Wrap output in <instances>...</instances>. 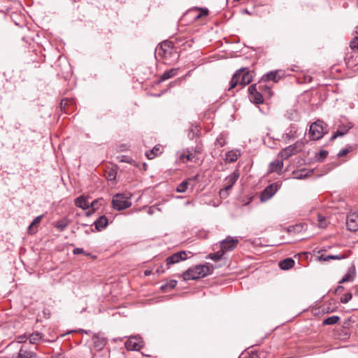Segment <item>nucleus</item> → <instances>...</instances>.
<instances>
[{
    "label": "nucleus",
    "mask_w": 358,
    "mask_h": 358,
    "mask_svg": "<svg viewBox=\"0 0 358 358\" xmlns=\"http://www.w3.org/2000/svg\"><path fill=\"white\" fill-rule=\"evenodd\" d=\"M213 268L208 263L203 265H196L185 271L182 273V278L184 280H190L204 278L210 274Z\"/></svg>",
    "instance_id": "1"
},
{
    "label": "nucleus",
    "mask_w": 358,
    "mask_h": 358,
    "mask_svg": "<svg viewBox=\"0 0 358 358\" xmlns=\"http://www.w3.org/2000/svg\"><path fill=\"white\" fill-rule=\"evenodd\" d=\"M252 80L251 73L249 71H245V69H241L234 74L230 82L229 90L234 89L238 83L244 87L248 85Z\"/></svg>",
    "instance_id": "2"
},
{
    "label": "nucleus",
    "mask_w": 358,
    "mask_h": 358,
    "mask_svg": "<svg viewBox=\"0 0 358 358\" xmlns=\"http://www.w3.org/2000/svg\"><path fill=\"white\" fill-rule=\"evenodd\" d=\"M304 143L302 141H297L295 143L283 148L279 153L278 157L282 159H287L291 156L297 154L302 150Z\"/></svg>",
    "instance_id": "3"
},
{
    "label": "nucleus",
    "mask_w": 358,
    "mask_h": 358,
    "mask_svg": "<svg viewBox=\"0 0 358 358\" xmlns=\"http://www.w3.org/2000/svg\"><path fill=\"white\" fill-rule=\"evenodd\" d=\"M129 198L123 194H117L113 196L112 206L117 210H122L131 206Z\"/></svg>",
    "instance_id": "4"
},
{
    "label": "nucleus",
    "mask_w": 358,
    "mask_h": 358,
    "mask_svg": "<svg viewBox=\"0 0 358 358\" xmlns=\"http://www.w3.org/2000/svg\"><path fill=\"white\" fill-rule=\"evenodd\" d=\"M208 14L209 10L206 8L194 7L187 11L184 17H187L192 22H194L203 17H207Z\"/></svg>",
    "instance_id": "5"
},
{
    "label": "nucleus",
    "mask_w": 358,
    "mask_h": 358,
    "mask_svg": "<svg viewBox=\"0 0 358 358\" xmlns=\"http://www.w3.org/2000/svg\"><path fill=\"white\" fill-rule=\"evenodd\" d=\"M324 122L317 120L313 123L309 129V135L312 140L316 141L322 138L324 135Z\"/></svg>",
    "instance_id": "6"
},
{
    "label": "nucleus",
    "mask_w": 358,
    "mask_h": 358,
    "mask_svg": "<svg viewBox=\"0 0 358 358\" xmlns=\"http://www.w3.org/2000/svg\"><path fill=\"white\" fill-rule=\"evenodd\" d=\"M279 186L277 183H272L267 186L262 192L260 199L262 202L270 199L278 190Z\"/></svg>",
    "instance_id": "7"
},
{
    "label": "nucleus",
    "mask_w": 358,
    "mask_h": 358,
    "mask_svg": "<svg viewBox=\"0 0 358 358\" xmlns=\"http://www.w3.org/2000/svg\"><path fill=\"white\" fill-rule=\"evenodd\" d=\"M125 348L128 350H139L143 346V341L141 337L131 336L125 342Z\"/></svg>",
    "instance_id": "8"
},
{
    "label": "nucleus",
    "mask_w": 358,
    "mask_h": 358,
    "mask_svg": "<svg viewBox=\"0 0 358 358\" xmlns=\"http://www.w3.org/2000/svg\"><path fill=\"white\" fill-rule=\"evenodd\" d=\"M238 240L236 237L228 236L220 243V248L224 253L236 248Z\"/></svg>",
    "instance_id": "9"
},
{
    "label": "nucleus",
    "mask_w": 358,
    "mask_h": 358,
    "mask_svg": "<svg viewBox=\"0 0 358 358\" xmlns=\"http://www.w3.org/2000/svg\"><path fill=\"white\" fill-rule=\"evenodd\" d=\"M187 259V253L186 251L182 250L178 252H176L167 257L166 259V266L168 268L174 264L178 263L180 261H183Z\"/></svg>",
    "instance_id": "10"
},
{
    "label": "nucleus",
    "mask_w": 358,
    "mask_h": 358,
    "mask_svg": "<svg viewBox=\"0 0 358 358\" xmlns=\"http://www.w3.org/2000/svg\"><path fill=\"white\" fill-rule=\"evenodd\" d=\"M249 99L251 102L255 103L256 104H259L263 103L264 98L260 92L257 90V85L254 84L249 87Z\"/></svg>",
    "instance_id": "11"
},
{
    "label": "nucleus",
    "mask_w": 358,
    "mask_h": 358,
    "mask_svg": "<svg viewBox=\"0 0 358 358\" xmlns=\"http://www.w3.org/2000/svg\"><path fill=\"white\" fill-rule=\"evenodd\" d=\"M298 127L295 124H291L282 136V139L285 143H289L291 141L298 137Z\"/></svg>",
    "instance_id": "12"
},
{
    "label": "nucleus",
    "mask_w": 358,
    "mask_h": 358,
    "mask_svg": "<svg viewBox=\"0 0 358 358\" xmlns=\"http://www.w3.org/2000/svg\"><path fill=\"white\" fill-rule=\"evenodd\" d=\"M346 225L348 230L356 231L358 230V213H350L347 216Z\"/></svg>",
    "instance_id": "13"
},
{
    "label": "nucleus",
    "mask_w": 358,
    "mask_h": 358,
    "mask_svg": "<svg viewBox=\"0 0 358 358\" xmlns=\"http://www.w3.org/2000/svg\"><path fill=\"white\" fill-rule=\"evenodd\" d=\"M352 123H348L346 124H341L338 126V129L331 136V140H334L338 137L343 136L345 134H346L349 130L352 128Z\"/></svg>",
    "instance_id": "14"
},
{
    "label": "nucleus",
    "mask_w": 358,
    "mask_h": 358,
    "mask_svg": "<svg viewBox=\"0 0 358 358\" xmlns=\"http://www.w3.org/2000/svg\"><path fill=\"white\" fill-rule=\"evenodd\" d=\"M240 176L238 171H234L231 174L228 176L224 179V187L226 189H231L234 185Z\"/></svg>",
    "instance_id": "15"
},
{
    "label": "nucleus",
    "mask_w": 358,
    "mask_h": 358,
    "mask_svg": "<svg viewBox=\"0 0 358 358\" xmlns=\"http://www.w3.org/2000/svg\"><path fill=\"white\" fill-rule=\"evenodd\" d=\"M180 159L183 162H185L186 161L196 162L197 160V157L194 151L190 150L189 149L183 150L182 153L180 156Z\"/></svg>",
    "instance_id": "16"
},
{
    "label": "nucleus",
    "mask_w": 358,
    "mask_h": 358,
    "mask_svg": "<svg viewBox=\"0 0 358 358\" xmlns=\"http://www.w3.org/2000/svg\"><path fill=\"white\" fill-rule=\"evenodd\" d=\"M108 224V218L105 215L100 216L94 222V224L97 231H101L104 229Z\"/></svg>",
    "instance_id": "17"
},
{
    "label": "nucleus",
    "mask_w": 358,
    "mask_h": 358,
    "mask_svg": "<svg viewBox=\"0 0 358 358\" xmlns=\"http://www.w3.org/2000/svg\"><path fill=\"white\" fill-rule=\"evenodd\" d=\"M36 356L35 352L27 350L25 346H22L15 358H35Z\"/></svg>",
    "instance_id": "18"
},
{
    "label": "nucleus",
    "mask_w": 358,
    "mask_h": 358,
    "mask_svg": "<svg viewBox=\"0 0 358 358\" xmlns=\"http://www.w3.org/2000/svg\"><path fill=\"white\" fill-rule=\"evenodd\" d=\"M94 348L99 351L103 348L106 344V341L104 338H101L97 336H94L92 338Z\"/></svg>",
    "instance_id": "19"
},
{
    "label": "nucleus",
    "mask_w": 358,
    "mask_h": 358,
    "mask_svg": "<svg viewBox=\"0 0 358 358\" xmlns=\"http://www.w3.org/2000/svg\"><path fill=\"white\" fill-rule=\"evenodd\" d=\"M283 160L284 159H281L280 160H276L275 162H271L269 166L270 172H280L284 165Z\"/></svg>",
    "instance_id": "20"
},
{
    "label": "nucleus",
    "mask_w": 358,
    "mask_h": 358,
    "mask_svg": "<svg viewBox=\"0 0 358 358\" xmlns=\"http://www.w3.org/2000/svg\"><path fill=\"white\" fill-rule=\"evenodd\" d=\"M75 205L83 210L88 209L90 205L86 197L81 196L75 199Z\"/></svg>",
    "instance_id": "21"
},
{
    "label": "nucleus",
    "mask_w": 358,
    "mask_h": 358,
    "mask_svg": "<svg viewBox=\"0 0 358 358\" xmlns=\"http://www.w3.org/2000/svg\"><path fill=\"white\" fill-rule=\"evenodd\" d=\"M355 275V266H352L349 268L348 273L339 281V283L342 284V283H344L346 282L352 281Z\"/></svg>",
    "instance_id": "22"
},
{
    "label": "nucleus",
    "mask_w": 358,
    "mask_h": 358,
    "mask_svg": "<svg viewBox=\"0 0 358 358\" xmlns=\"http://www.w3.org/2000/svg\"><path fill=\"white\" fill-rule=\"evenodd\" d=\"M294 261L292 258H287L279 263V266L282 270H288L294 266Z\"/></svg>",
    "instance_id": "23"
},
{
    "label": "nucleus",
    "mask_w": 358,
    "mask_h": 358,
    "mask_svg": "<svg viewBox=\"0 0 358 358\" xmlns=\"http://www.w3.org/2000/svg\"><path fill=\"white\" fill-rule=\"evenodd\" d=\"M178 69H171L163 73L159 78V82H163L177 75Z\"/></svg>",
    "instance_id": "24"
},
{
    "label": "nucleus",
    "mask_w": 358,
    "mask_h": 358,
    "mask_svg": "<svg viewBox=\"0 0 358 358\" xmlns=\"http://www.w3.org/2000/svg\"><path fill=\"white\" fill-rule=\"evenodd\" d=\"M241 155L239 150H231L226 154V160L229 162H236Z\"/></svg>",
    "instance_id": "25"
},
{
    "label": "nucleus",
    "mask_w": 358,
    "mask_h": 358,
    "mask_svg": "<svg viewBox=\"0 0 358 358\" xmlns=\"http://www.w3.org/2000/svg\"><path fill=\"white\" fill-rule=\"evenodd\" d=\"M293 178L298 180H301L306 178L309 175V171L306 169H301L296 171H293Z\"/></svg>",
    "instance_id": "26"
},
{
    "label": "nucleus",
    "mask_w": 358,
    "mask_h": 358,
    "mask_svg": "<svg viewBox=\"0 0 358 358\" xmlns=\"http://www.w3.org/2000/svg\"><path fill=\"white\" fill-rule=\"evenodd\" d=\"M279 71H271L263 76V79L265 80H273L277 82L280 78L278 76Z\"/></svg>",
    "instance_id": "27"
},
{
    "label": "nucleus",
    "mask_w": 358,
    "mask_h": 358,
    "mask_svg": "<svg viewBox=\"0 0 358 358\" xmlns=\"http://www.w3.org/2000/svg\"><path fill=\"white\" fill-rule=\"evenodd\" d=\"M43 215H39L38 217H36L32 222L30 224V225L28 227V231L29 234H34L36 233V229L34 228V227L39 224L40 222L41 221L42 218H43Z\"/></svg>",
    "instance_id": "28"
},
{
    "label": "nucleus",
    "mask_w": 358,
    "mask_h": 358,
    "mask_svg": "<svg viewBox=\"0 0 358 358\" xmlns=\"http://www.w3.org/2000/svg\"><path fill=\"white\" fill-rule=\"evenodd\" d=\"M69 224V220L66 218H64L57 221L55 223V227L60 231H62L68 227Z\"/></svg>",
    "instance_id": "29"
},
{
    "label": "nucleus",
    "mask_w": 358,
    "mask_h": 358,
    "mask_svg": "<svg viewBox=\"0 0 358 358\" xmlns=\"http://www.w3.org/2000/svg\"><path fill=\"white\" fill-rule=\"evenodd\" d=\"M43 336L41 333L35 332L31 334L29 337V343L31 344H38L40 341H41Z\"/></svg>",
    "instance_id": "30"
},
{
    "label": "nucleus",
    "mask_w": 358,
    "mask_h": 358,
    "mask_svg": "<svg viewBox=\"0 0 358 358\" xmlns=\"http://www.w3.org/2000/svg\"><path fill=\"white\" fill-rule=\"evenodd\" d=\"M340 320V317L336 315H333L331 317H329L324 320L323 324L324 325H333L336 324Z\"/></svg>",
    "instance_id": "31"
},
{
    "label": "nucleus",
    "mask_w": 358,
    "mask_h": 358,
    "mask_svg": "<svg viewBox=\"0 0 358 358\" xmlns=\"http://www.w3.org/2000/svg\"><path fill=\"white\" fill-rule=\"evenodd\" d=\"M224 254V252L220 250L215 253L210 254L208 256V258L217 262L222 258Z\"/></svg>",
    "instance_id": "32"
},
{
    "label": "nucleus",
    "mask_w": 358,
    "mask_h": 358,
    "mask_svg": "<svg viewBox=\"0 0 358 358\" xmlns=\"http://www.w3.org/2000/svg\"><path fill=\"white\" fill-rule=\"evenodd\" d=\"M187 187H188V181L184 180L178 185V187L176 188V191L178 192L182 193V192H185L187 189Z\"/></svg>",
    "instance_id": "33"
},
{
    "label": "nucleus",
    "mask_w": 358,
    "mask_h": 358,
    "mask_svg": "<svg viewBox=\"0 0 358 358\" xmlns=\"http://www.w3.org/2000/svg\"><path fill=\"white\" fill-rule=\"evenodd\" d=\"M226 144V138L223 134H220L215 141V145L220 148L224 146Z\"/></svg>",
    "instance_id": "34"
},
{
    "label": "nucleus",
    "mask_w": 358,
    "mask_h": 358,
    "mask_svg": "<svg viewBox=\"0 0 358 358\" xmlns=\"http://www.w3.org/2000/svg\"><path fill=\"white\" fill-rule=\"evenodd\" d=\"M343 258H344V257H343L341 255H327V256L321 255L320 257V259L325 261V262L329 261L330 259H341Z\"/></svg>",
    "instance_id": "35"
},
{
    "label": "nucleus",
    "mask_w": 358,
    "mask_h": 358,
    "mask_svg": "<svg viewBox=\"0 0 358 358\" xmlns=\"http://www.w3.org/2000/svg\"><path fill=\"white\" fill-rule=\"evenodd\" d=\"M318 226L320 228H325L327 226V222L325 217L320 214L317 216Z\"/></svg>",
    "instance_id": "36"
},
{
    "label": "nucleus",
    "mask_w": 358,
    "mask_h": 358,
    "mask_svg": "<svg viewBox=\"0 0 358 358\" xmlns=\"http://www.w3.org/2000/svg\"><path fill=\"white\" fill-rule=\"evenodd\" d=\"M352 150V146H348V148H343L337 154V156L338 157H342L343 156H345L347 154H348Z\"/></svg>",
    "instance_id": "37"
},
{
    "label": "nucleus",
    "mask_w": 358,
    "mask_h": 358,
    "mask_svg": "<svg viewBox=\"0 0 358 358\" xmlns=\"http://www.w3.org/2000/svg\"><path fill=\"white\" fill-rule=\"evenodd\" d=\"M328 155V152L326 150L320 151L316 155L315 157L318 161H322L324 159L327 157Z\"/></svg>",
    "instance_id": "38"
},
{
    "label": "nucleus",
    "mask_w": 358,
    "mask_h": 358,
    "mask_svg": "<svg viewBox=\"0 0 358 358\" xmlns=\"http://www.w3.org/2000/svg\"><path fill=\"white\" fill-rule=\"evenodd\" d=\"M159 150V148H153L152 150H150L149 152H146V156L148 159H153L155 155H157L156 154V152H158Z\"/></svg>",
    "instance_id": "39"
},
{
    "label": "nucleus",
    "mask_w": 358,
    "mask_h": 358,
    "mask_svg": "<svg viewBox=\"0 0 358 358\" xmlns=\"http://www.w3.org/2000/svg\"><path fill=\"white\" fill-rule=\"evenodd\" d=\"M352 297V294L347 293V294H344L343 296L341 297V301L343 303H347L348 302H349L351 300Z\"/></svg>",
    "instance_id": "40"
},
{
    "label": "nucleus",
    "mask_w": 358,
    "mask_h": 358,
    "mask_svg": "<svg viewBox=\"0 0 358 358\" xmlns=\"http://www.w3.org/2000/svg\"><path fill=\"white\" fill-rule=\"evenodd\" d=\"M170 48V45L168 43L164 42L161 44L160 50L163 51V53L165 55L168 50Z\"/></svg>",
    "instance_id": "41"
},
{
    "label": "nucleus",
    "mask_w": 358,
    "mask_h": 358,
    "mask_svg": "<svg viewBox=\"0 0 358 358\" xmlns=\"http://www.w3.org/2000/svg\"><path fill=\"white\" fill-rule=\"evenodd\" d=\"M350 48L352 49H357L358 50V36L355 37L351 42H350Z\"/></svg>",
    "instance_id": "42"
},
{
    "label": "nucleus",
    "mask_w": 358,
    "mask_h": 358,
    "mask_svg": "<svg viewBox=\"0 0 358 358\" xmlns=\"http://www.w3.org/2000/svg\"><path fill=\"white\" fill-rule=\"evenodd\" d=\"M100 201H101V199H96V200L93 201L90 204L91 208L94 209V210L95 211L99 208Z\"/></svg>",
    "instance_id": "43"
},
{
    "label": "nucleus",
    "mask_w": 358,
    "mask_h": 358,
    "mask_svg": "<svg viewBox=\"0 0 358 358\" xmlns=\"http://www.w3.org/2000/svg\"><path fill=\"white\" fill-rule=\"evenodd\" d=\"M28 337L26 335H21L17 337L16 341L19 343H22L27 341Z\"/></svg>",
    "instance_id": "44"
},
{
    "label": "nucleus",
    "mask_w": 358,
    "mask_h": 358,
    "mask_svg": "<svg viewBox=\"0 0 358 358\" xmlns=\"http://www.w3.org/2000/svg\"><path fill=\"white\" fill-rule=\"evenodd\" d=\"M120 162H127V163H129V164H131L132 162H133V159H131L130 157H127V156H122L121 157V159H120Z\"/></svg>",
    "instance_id": "45"
},
{
    "label": "nucleus",
    "mask_w": 358,
    "mask_h": 358,
    "mask_svg": "<svg viewBox=\"0 0 358 358\" xmlns=\"http://www.w3.org/2000/svg\"><path fill=\"white\" fill-rule=\"evenodd\" d=\"M229 189H226V187H224L220 191V196L221 197H226L228 195V191Z\"/></svg>",
    "instance_id": "46"
},
{
    "label": "nucleus",
    "mask_w": 358,
    "mask_h": 358,
    "mask_svg": "<svg viewBox=\"0 0 358 358\" xmlns=\"http://www.w3.org/2000/svg\"><path fill=\"white\" fill-rule=\"evenodd\" d=\"M116 178V173L114 172H110L108 173V176L107 177L108 180H115Z\"/></svg>",
    "instance_id": "47"
},
{
    "label": "nucleus",
    "mask_w": 358,
    "mask_h": 358,
    "mask_svg": "<svg viewBox=\"0 0 358 358\" xmlns=\"http://www.w3.org/2000/svg\"><path fill=\"white\" fill-rule=\"evenodd\" d=\"M73 252L74 255H79V254L84 253V250L83 248H77L73 250Z\"/></svg>",
    "instance_id": "48"
},
{
    "label": "nucleus",
    "mask_w": 358,
    "mask_h": 358,
    "mask_svg": "<svg viewBox=\"0 0 358 358\" xmlns=\"http://www.w3.org/2000/svg\"><path fill=\"white\" fill-rule=\"evenodd\" d=\"M177 285L176 280H171L167 286H169L171 288H174Z\"/></svg>",
    "instance_id": "49"
},
{
    "label": "nucleus",
    "mask_w": 358,
    "mask_h": 358,
    "mask_svg": "<svg viewBox=\"0 0 358 358\" xmlns=\"http://www.w3.org/2000/svg\"><path fill=\"white\" fill-rule=\"evenodd\" d=\"M194 151L196 154L201 153L202 151V147L201 145H196Z\"/></svg>",
    "instance_id": "50"
},
{
    "label": "nucleus",
    "mask_w": 358,
    "mask_h": 358,
    "mask_svg": "<svg viewBox=\"0 0 358 358\" xmlns=\"http://www.w3.org/2000/svg\"><path fill=\"white\" fill-rule=\"evenodd\" d=\"M156 272L158 273V274H161L162 273H164V269H163V267L162 266H159L157 268Z\"/></svg>",
    "instance_id": "51"
},
{
    "label": "nucleus",
    "mask_w": 358,
    "mask_h": 358,
    "mask_svg": "<svg viewBox=\"0 0 358 358\" xmlns=\"http://www.w3.org/2000/svg\"><path fill=\"white\" fill-rule=\"evenodd\" d=\"M94 212L95 211L94 210V209H92V210H89V211L86 212V216L89 217L92 214H93Z\"/></svg>",
    "instance_id": "52"
},
{
    "label": "nucleus",
    "mask_w": 358,
    "mask_h": 358,
    "mask_svg": "<svg viewBox=\"0 0 358 358\" xmlns=\"http://www.w3.org/2000/svg\"><path fill=\"white\" fill-rule=\"evenodd\" d=\"M151 273H152V271H150V270H145L144 271V275L145 276L150 275H151Z\"/></svg>",
    "instance_id": "53"
},
{
    "label": "nucleus",
    "mask_w": 358,
    "mask_h": 358,
    "mask_svg": "<svg viewBox=\"0 0 358 358\" xmlns=\"http://www.w3.org/2000/svg\"><path fill=\"white\" fill-rule=\"evenodd\" d=\"M343 289V286H338V288L336 289V291L341 290Z\"/></svg>",
    "instance_id": "54"
},
{
    "label": "nucleus",
    "mask_w": 358,
    "mask_h": 358,
    "mask_svg": "<svg viewBox=\"0 0 358 358\" xmlns=\"http://www.w3.org/2000/svg\"><path fill=\"white\" fill-rule=\"evenodd\" d=\"M52 358H62V357H61V356L58 355L53 356Z\"/></svg>",
    "instance_id": "55"
},
{
    "label": "nucleus",
    "mask_w": 358,
    "mask_h": 358,
    "mask_svg": "<svg viewBox=\"0 0 358 358\" xmlns=\"http://www.w3.org/2000/svg\"><path fill=\"white\" fill-rule=\"evenodd\" d=\"M148 213H149V214H152L153 211H152V210L151 208H150L149 210H148Z\"/></svg>",
    "instance_id": "56"
},
{
    "label": "nucleus",
    "mask_w": 358,
    "mask_h": 358,
    "mask_svg": "<svg viewBox=\"0 0 358 358\" xmlns=\"http://www.w3.org/2000/svg\"><path fill=\"white\" fill-rule=\"evenodd\" d=\"M64 101V100H62L61 104L63 105Z\"/></svg>",
    "instance_id": "57"
},
{
    "label": "nucleus",
    "mask_w": 358,
    "mask_h": 358,
    "mask_svg": "<svg viewBox=\"0 0 358 358\" xmlns=\"http://www.w3.org/2000/svg\"><path fill=\"white\" fill-rule=\"evenodd\" d=\"M357 6H358V0H357Z\"/></svg>",
    "instance_id": "58"
}]
</instances>
